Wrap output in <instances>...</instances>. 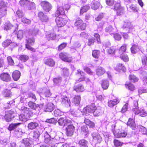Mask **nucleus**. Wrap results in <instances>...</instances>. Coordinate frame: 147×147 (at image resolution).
I'll return each mask as SVG.
<instances>
[{"label":"nucleus","instance_id":"6e6d98bb","mask_svg":"<svg viewBox=\"0 0 147 147\" xmlns=\"http://www.w3.org/2000/svg\"><path fill=\"white\" fill-rule=\"evenodd\" d=\"M23 30H19L16 33L17 38L20 39H21L23 37Z\"/></svg>","mask_w":147,"mask_h":147},{"label":"nucleus","instance_id":"052dcab7","mask_svg":"<svg viewBox=\"0 0 147 147\" xmlns=\"http://www.w3.org/2000/svg\"><path fill=\"white\" fill-rule=\"evenodd\" d=\"M125 85L126 88H128L129 89L131 90H133L134 89V86L131 83H126Z\"/></svg>","mask_w":147,"mask_h":147},{"label":"nucleus","instance_id":"f257e3e1","mask_svg":"<svg viewBox=\"0 0 147 147\" xmlns=\"http://www.w3.org/2000/svg\"><path fill=\"white\" fill-rule=\"evenodd\" d=\"M96 108V106L94 104H92L91 105L87 106L85 107L82 110V111H80V110H78L76 115L77 117H81L84 115H86L87 113H93V111L94 108Z\"/></svg>","mask_w":147,"mask_h":147},{"label":"nucleus","instance_id":"423d86ee","mask_svg":"<svg viewBox=\"0 0 147 147\" xmlns=\"http://www.w3.org/2000/svg\"><path fill=\"white\" fill-rule=\"evenodd\" d=\"M44 142L45 143L48 144H50L53 143L54 137L52 136L51 133H49L47 131H46L44 133Z\"/></svg>","mask_w":147,"mask_h":147},{"label":"nucleus","instance_id":"ddd939ff","mask_svg":"<svg viewBox=\"0 0 147 147\" xmlns=\"http://www.w3.org/2000/svg\"><path fill=\"white\" fill-rule=\"evenodd\" d=\"M40 95V96H45L46 97H49L51 96V93L48 87H44L42 88Z\"/></svg>","mask_w":147,"mask_h":147},{"label":"nucleus","instance_id":"b1692460","mask_svg":"<svg viewBox=\"0 0 147 147\" xmlns=\"http://www.w3.org/2000/svg\"><path fill=\"white\" fill-rule=\"evenodd\" d=\"M93 109V113L94 116H98L102 112V109L99 107H97L96 106V108Z\"/></svg>","mask_w":147,"mask_h":147},{"label":"nucleus","instance_id":"6ab92c4d","mask_svg":"<svg viewBox=\"0 0 147 147\" xmlns=\"http://www.w3.org/2000/svg\"><path fill=\"white\" fill-rule=\"evenodd\" d=\"M69 121L65 118L62 117L59 119L58 122L59 125L64 126L67 125L69 123Z\"/></svg>","mask_w":147,"mask_h":147},{"label":"nucleus","instance_id":"aec40b11","mask_svg":"<svg viewBox=\"0 0 147 147\" xmlns=\"http://www.w3.org/2000/svg\"><path fill=\"white\" fill-rule=\"evenodd\" d=\"M135 114H139L142 117H144L147 116V111H145L144 109L137 110L136 109H134Z\"/></svg>","mask_w":147,"mask_h":147},{"label":"nucleus","instance_id":"412c9836","mask_svg":"<svg viewBox=\"0 0 147 147\" xmlns=\"http://www.w3.org/2000/svg\"><path fill=\"white\" fill-rule=\"evenodd\" d=\"M62 104L66 107L70 106V102L69 99L67 97L63 96L62 98Z\"/></svg>","mask_w":147,"mask_h":147},{"label":"nucleus","instance_id":"e433bc0d","mask_svg":"<svg viewBox=\"0 0 147 147\" xmlns=\"http://www.w3.org/2000/svg\"><path fill=\"white\" fill-rule=\"evenodd\" d=\"M88 144V141L84 139L80 140L78 142V144L80 147H87Z\"/></svg>","mask_w":147,"mask_h":147},{"label":"nucleus","instance_id":"0e129e2a","mask_svg":"<svg viewBox=\"0 0 147 147\" xmlns=\"http://www.w3.org/2000/svg\"><path fill=\"white\" fill-rule=\"evenodd\" d=\"M81 130L82 132L86 134H87L88 131V128L86 125H84L82 126L81 128Z\"/></svg>","mask_w":147,"mask_h":147},{"label":"nucleus","instance_id":"473e14b6","mask_svg":"<svg viewBox=\"0 0 147 147\" xmlns=\"http://www.w3.org/2000/svg\"><path fill=\"white\" fill-rule=\"evenodd\" d=\"M116 70L118 71H120L122 70L123 72L125 71L126 69L124 65L121 63L118 64L115 67Z\"/></svg>","mask_w":147,"mask_h":147},{"label":"nucleus","instance_id":"864d4df0","mask_svg":"<svg viewBox=\"0 0 147 147\" xmlns=\"http://www.w3.org/2000/svg\"><path fill=\"white\" fill-rule=\"evenodd\" d=\"M89 8L90 7L88 5L82 7L80 11V14H82L86 12Z\"/></svg>","mask_w":147,"mask_h":147},{"label":"nucleus","instance_id":"a211bd4d","mask_svg":"<svg viewBox=\"0 0 147 147\" xmlns=\"http://www.w3.org/2000/svg\"><path fill=\"white\" fill-rule=\"evenodd\" d=\"M106 70L103 67L98 66L96 69V74L98 76H100L103 75L105 72Z\"/></svg>","mask_w":147,"mask_h":147},{"label":"nucleus","instance_id":"49530a36","mask_svg":"<svg viewBox=\"0 0 147 147\" xmlns=\"http://www.w3.org/2000/svg\"><path fill=\"white\" fill-rule=\"evenodd\" d=\"M28 96L29 98H31L32 100L35 102L37 100L36 96L32 92H29L28 94Z\"/></svg>","mask_w":147,"mask_h":147},{"label":"nucleus","instance_id":"a878e982","mask_svg":"<svg viewBox=\"0 0 147 147\" xmlns=\"http://www.w3.org/2000/svg\"><path fill=\"white\" fill-rule=\"evenodd\" d=\"M61 15L65 14L64 8L61 7H59L57 8V10L55 12V16H58L59 15Z\"/></svg>","mask_w":147,"mask_h":147},{"label":"nucleus","instance_id":"09e8293b","mask_svg":"<svg viewBox=\"0 0 147 147\" xmlns=\"http://www.w3.org/2000/svg\"><path fill=\"white\" fill-rule=\"evenodd\" d=\"M11 43V41L10 39H7L3 42L2 45L3 47H6Z\"/></svg>","mask_w":147,"mask_h":147},{"label":"nucleus","instance_id":"3c124183","mask_svg":"<svg viewBox=\"0 0 147 147\" xmlns=\"http://www.w3.org/2000/svg\"><path fill=\"white\" fill-rule=\"evenodd\" d=\"M3 94L5 97H10L11 96V93L9 90L6 89L4 91Z\"/></svg>","mask_w":147,"mask_h":147},{"label":"nucleus","instance_id":"680f3d73","mask_svg":"<svg viewBox=\"0 0 147 147\" xmlns=\"http://www.w3.org/2000/svg\"><path fill=\"white\" fill-rule=\"evenodd\" d=\"M16 14L19 18H22L24 16V14L20 10L17 11L16 12Z\"/></svg>","mask_w":147,"mask_h":147},{"label":"nucleus","instance_id":"c03bdc74","mask_svg":"<svg viewBox=\"0 0 147 147\" xmlns=\"http://www.w3.org/2000/svg\"><path fill=\"white\" fill-rule=\"evenodd\" d=\"M26 42L27 43L26 44H28L29 45H32L34 42V39L32 37H30L28 38L26 40Z\"/></svg>","mask_w":147,"mask_h":147},{"label":"nucleus","instance_id":"f704fd0d","mask_svg":"<svg viewBox=\"0 0 147 147\" xmlns=\"http://www.w3.org/2000/svg\"><path fill=\"white\" fill-rule=\"evenodd\" d=\"M22 123H11L10 124L8 128V129L10 131L14 130L16 127L19 126Z\"/></svg>","mask_w":147,"mask_h":147},{"label":"nucleus","instance_id":"5fc2aeb1","mask_svg":"<svg viewBox=\"0 0 147 147\" xmlns=\"http://www.w3.org/2000/svg\"><path fill=\"white\" fill-rule=\"evenodd\" d=\"M131 50L132 53H135L139 50L138 47L136 45H134L131 48Z\"/></svg>","mask_w":147,"mask_h":147},{"label":"nucleus","instance_id":"ea45409f","mask_svg":"<svg viewBox=\"0 0 147 147\" xmlns=\"http://www.w3.org/2000/svg\"><path fill=\"white\" fill-rule=\"evenodd\" d=\"M129 9V11H132L135 12H138V11L139 8L134 5H131L130 6Z\"/></svg>","mask_w":147,"mask_h":147},{"label":"nucleus","instance_id":"0eeeda50","mask_svg":"<svg viewBox=\"0 0 147 147\" xmlns=\"http://www.w3.org/2000/svg\"><path fill=\"white\" fill-rule=\"evenodd\" d=\"M40 106L42 107L44 111L46 112H51L53 110L54 108V105L51 102L46 103L45 105H44V103H41L40 105Z\"/></svg>","mask_w":147,"mask_h":147},{"label":"nucleus","instance_id":"de8ad7c7","mask_svg":"<svg viewBox=\"0 0 147 147\" xmlns=\"http://www.w3.org/2000/svg\"><path fill=\"white\" fill-rule=\"evenodd\" d=\"M100 53V52L99 51L95 50L92 52V55L95 58H98L99 57Z\"/></svg>","mask_w":147,"mask_h":147},{"label":"nucleus","instance_id":"4468645a","mask_svg":"<svg viewBox=\"0 0 147 147\" xmlns=\"http://www.w3.org/2000/svg\"><path fill=\"white\" fill-rule=\"evenodd\" d=\"M40 5L44 10L47 12H49L52 8L51 5L46 1L41 2L40 3Z\"/></svg>","mask_w":147,"mask_h":147},{"label":"nucleus","instance_id":"5701e85b","mask_svg":"<svg viewBox=\"0 0 147 147\" xmlns=\"http://www.w3.org/2000/svg\"><path fill=\"white\" fill-rule=\"evenodd\" d=\"M56 35L53 31L47 32L46 34V38L49 40H54L55 38Z\"/></svg>","mask_w":147,"mask_h":147},{"label":"nucleus","instance_id":"58836bf2","mask_svg":"<svg viewBox=\"0 0 147 147\" xmlns=\"http://www.w3.org/2000/svg\"><path fill=\"white\" fill-rule=\"evenodd\" d=\"M41 133V131L40 130H36L34 132L33 137L34 139H39V137Z\"/></svg>","mask_w":147,"mask_h":147},{"label":"nucleus","instance_id":"9b49d317","mask_svg":"<svg viewBox=\"0 0 147 147\" xmlns=\"http://www.w3.org/2000/svg\"><path fill=\"white\" fill-rule=\"evenodd\" d=\"M59 58L63 61L68 62H71L72 60L71 57H69L68 54L65 53H61L59 54Z\"/></svg>","mask_w":147,"mask_h":147},{"label":"nucleus","instance_id":"f03ea898","mask_svg":"<svg viewBox=\"0 0 147 147\" xmlns=\"http://www.w3.org/2000/svg\"><path fill=\"white\" fill-rule=\"evenodd\" d=\"M22 110V112L24 113L20 114L19 116V120L22 122L26 121L29 117L30 109L24 107H22L20 108Z\"/></svg>","mask_w":147,"mask_h":147},{"label":"nucleus","instance_id":"8fccbe9b","mask_svg":"<svg viewBox=\"0 0 147 147\" xmlns=\"http://www.w3.org/2000/svg\"><path fill=\"white\" fill-rule=\"evenodd\" d=\"M129 79L131 82H135L138 81V79L134 75H130L129 76Z\"/></svg>","mask_w":147,"mask_h":147},{"label":"nucleus","instance_id":"c85d7f7f","mask_svg":"<svg viewBox=\"0 0 147 147\" xmlns=\"http://www.w3.org/2000/svg\"><path fill=\"white\" fill-rule=\"evenodd\" d=\"M127 125L132 129L134 130L136 128V125L134 120L131 118H129L127 123Z\"/></svg>","mask_w":147,"mask_h":147},{"label":"nucleus","instance_id":"a19ab883","mask_svg":"<svg viewBox=\"0 0 147 147\" xmlns=\"http://www.w3.org/2000/svg\"><path fill=\"white\" fill-rule=\"evenodd\" d=\"M28 105L29 106L31 109L35 110L38 107V105H36L35 103L31 101L29 102Z\"/></svg>","mask_w":147,"mask_h":147},{"label":"nucleus","instance_id":"c9c22d12","mask_svg":"<svg viewBox=\"0 0 147 147\" xmlns=\"http://www.w3.org/2000/svg\"><path fill=\"white\" fill-rule=\"evenodd\" d=\"M84 123L87 125H88L90 128H94L95 127V124L92 122L90 121L89 119H85Z\"/></svg>","mask_w":147,"mask_h":147},{"label":"nucleus","instance_id":"69168bd1","mask_svg":"<svg viewBox=\"0 0 147 147\" xmlns=\"http://www.w3.org/2000/svg\"><path fill=\"white\" fill-rule=\"evenodd\" d=\"M115 51V49L114 47H111L109 49H108L107 51V53L109 54H113L114 53Z\"/></svg>","mask_w":147,"mask_h":147},{"label":"nucleus","instance_id":"393cba45","mask_svg":"<svg viewBox=\"0 0 147 147\" xmlns=\"http://www.w3.org/2000/svg\"><path fill=\"white\" fill-rule=\"evenodd\" d=\"M20 72L17 70L14 71L12 74V77L15 81L18 80L20 78Z\"/></svg>","mask_w":147,"mask_h":147},{"label":"nucleus","instance_id":"dca6fc26","mask_svg":"<svg viewBox=\"0 0 147 147\" xmlns=\"http://www.w3.org/2000/svg\"><path fill=\"white\" fill-rule=\"evenodd\" d=\"M114 9L116 11L117 14L118 15H121L123 11V8L120 6V5L119 3H117L114 6Z\"/></svg>","mask_w":147,"mask_h":147},{"label":"nucleus","instance_id":"9d476101","mask_svg":"<svg viewBox=\"0 0 147 147\" xmlns=\"http://www.w3.org/2000/svg\"><path fill=\"white\" fill-rule=\"evenodd\" d=\"M75 130V127L72 124H68L66 127V133L67 136H72Z\"/></svg>","mask_w":147,"mask_h":147},{"label":"nucleus","instance_id":"a18cd8bd","mask_svg":"<svg viewBox=\"0 0 147 147\" xmlns=\"http://www.w3.org/2000/svg\"><path fill=\"white\" fill-rule=\"evenodd\" d=\"M131 27V26L130 23L128 22H125L123 26V28H125L128 31H129Z\"/></svg>","mask_w":147,"mask_h":147},{"label":"nucleus","instance_id":"cd10ccee","mask_svg":"<svg viewBox=\"0 0 147 147\" xmlns=\"http://www.w3.org/2000/svg\"><path fill=\"white\" fill-rule=\"evenodd\" d=\"M101 84L102 88L104 90L107 89L109 85V82L107 80H102Z\"/></svg>","mask_w":147,"mask_h":147},{"label":"nucleus","instance_id":"f8f14e48","mask_svg":"<svg viewBox=\"0 0 147 147\" xmlns=\"http://www.w3.org/2000/svg\"><path fill=\"white\" fill-rule=\"evenodd\" d=\"M15 112L13 111L10 110L5 114L4 118L5 121L7 122H10L15 117Z\"/></svg>","mask_w":147,"mask_h":147},{"label":"nucleus","instance_id":"bf43d9fd","mask_svg":"<svg viewBox=\"0 0 147 147\" xmlns=\"http://www.w3.org/2000/svg\"><path fill=\"white\" fill-rule=\"evenodd\" d=\"M142 74L143 76H144H144H143L142 79V81H143L144 84H146L147 83V74L145 71L143 72L142 73Z\"/></svg>","mask_w":147,"mask_h":147},{"label":"nucleus","instance_id":"79ce46f5","mask_svg":"<svg viewBox=\"0 0 147 147\" xmlns=\"http://www.w3.org/2000/svg\"><path fill=\"white\" fill-rule=\"evenodd\" d=\"M61 77H58L54 78L53 82L54 84L57 86L59 85L61 82Z\"/></svg>","mask_w":147,"mask_h":147},{"label":"nucleus","instance_id":"f3484780","mask_svg":"<svg viewBox=\"0 0 147 147\" xmlns=\"http://www.w3.org/2000/svg\"><path fill=\"white\" fill-rule=\"evenodd\" d=\"M38 16L40 20L43 22H47L49 20L48 17L44 14L42 12H40L38 14Z\"/></svg>","mask_w":147,"mask_h":147},{"label":"nucleus","instance_id":"e2e57ef3","mask_svg":"<svg viewBox=\"0 0 147 147\" xmlns=\"http://www.w3.org/2000/svg\"><path fill=\"white\" fill-rule=\"evenodd\" d=\"M114 29L111 26H109L108 27L106 28L105 29V31L110 33V34L112 35L113 33H111L112 32H113Z\"/></svg>","mask_w":147,"mask_h":147},{"label":"nucleus","instance_id":"20e7f679","mask_svg":"<svg viewBox=\"0 0 147 147\" xmlns=\"http://www.w3.org/2000/svg\"><path fill=\"white\" fill-rule=\"evenodd\" d=\"M92 138V144H95L100 143L102 139L100 135L97 133L93 132L91 135Z\"/></svg>","mask_w":147,"mask_h":147},{"label":"nucleus","instance_id":"bb28decb","mask_svg":"<svg viewBox=\"0 0 147 147\" xmlns=\"http://www.w3.org/2000/svg\"><path fill=\"white\" fill-rule=\"evenodd\" d=\"M38 123L36 122H32L29 123L28 125V127L29 129L32 130L38 127Z\"/></svg>","mask_w":147,"mask_h":147},{"label":"nucleus","instance_id":"603ef678","mask_svg":"<svg viewBox=\"0 0 147 147\" xmlns=\"http://www.w3.org/2000/svg\"><path fill=\"white\" fill-rule=\"evenodd\" d=\"M63 113L59 109L55 110L54 111V115L55 116H60L63 114Z\"/></svg>","mask_w":147,"mask_h":147},{"label":"nucleus","instance_id":"774afa93","mask_svg":"<svg viewBox=\"0 0 147 147\" xmlns=\"http://www.w3.org/2000/svg\"><path fill=\"white\" fill-rule=\"evenodd\" d=\"M114 143L115 146L116 147L121 146L123 144V143L120 141L116 140H114Z\"/></svg>","mask_w":147,"mask_h":147},{"label":"nucleus","instance_id":"4be33fe9","mask_svg":"<svg viewBox=\"0 0 147 147\" xmlns=\"http://www.w3.org/2000/svg\"><path fill=\"white\" fill-rule=\"evenodd\" d=\"M119 102L120 100L119 99L116 98L112 100H109L108 102V105L109 107H112L114 105L119 103Z\"/></svg>","mask_w":147,"mask_h":147},{"label":"nucleus","instance_id":"2f4dec72","mask_svg":"<svg viewBox=\"0 0 147 147\" xmlns=\"http://www.w3.org/2000/svg\"><path fill=\"white\" fill-rule=\"evenodd\" d=\"M74 90L77 92H82L84 90V86L81 84L74 86Z\"/></svg>","mask_w":147,"mask_h":147},{"label":"nucleus","instance_id":"1a4fd4ad","mask_svg":"<svg viewBox=\"0 0 147 147\" xmlns=\"http://www.w3.org/2000/svg\"><path fill=\"white\" fill-rule=\"evenodd\" d=\"M112 132L114 136L117 138H124L127 134V132L125 131H122L120 132L119 130L115 131L113 129Z\"/></svg>","mask_w":147,"mask_h":147},{"label":"nucleus","instance_id":"2eb2a0df","mask_svg":"<svg viewBox=\"0 0 147 147\" xmlns=\"http://www.w3.org/2000/svg\"><path fill=\"white\" fill-rule=\"evenodd\" d=\"M0 77L2 81L5 82H9L11 80V76L7 73L3 72L1 73Z\"/></svg>","mask_w":147,"mask_h":147},{"label":"nucleus","instance_id":"7ed1b4c3","mask_svg":"<svg viewBox=\"0 0 147 147\" xmlns=\"http://www.w3.org/2000/svg\"><path fill=\"white\" fill-rule=\"evenodd\" d=\"M20 3L22 6L28 10L33 9L35 8V5L34 2L27 0H21Z\"/></svg>","mask_w":147,"mask_h":147},{"label":"nucleus","instance_id":"4c0bfd02","mask_svg":"<svg viewBox=\"0 0 147 147\" xmlns=\"http://www.w3.org/2000/svg\"><path fill=\"white\" fill-rule=\"evenodd\" d=\"M100 3L97 1H94L92 4L91 7L94 10L97 9L100 7Z\"/></svg>","mask_w":147,"mask_h":147},{"label":"nucleus","instance_id":"7c9ffc66","mask_svg":"<svg viewBox=\"0 0 147 147\" xmlns=\"http://www.w3.org/2000/svg\"><path fill=\"white\" fill-rule=\"evenodd\" d=\"M44 63L46 65L50 66L53 67L55 65V62L52 59H46Z\"/></svg>","mask_w":147,"mask_h":147},{"label":"nucleus","instance_id":"13d9d810","mask_svg":"<svg viewBox=\"0 0 147 147\" xmlns=\"http://www.w3.org/2000/svg\"><path fill=\"white\" fill-rule=\"evenodd\" d=\"M94 42V38L93 37H90L88 40V45L90 46L92 45Z\"/></svg>","mask_w":147,"mask_h":147},{"label":"nucleus","instance_id":"72a5a7b5","mask_svg":"<svg viewBox=\"0 0 147 147\" xmlns=\"http://www.w3.org/2000/svg\"><path fill=\"white\" fill-rule=\"evenodd\" d=\"M81 100V97L80 96H76L72 100V102L76 106L78 105Z\"/></svg>","mask_w":147,"mask_h":147},{"label":"nucleus","instance_id":"37998d69","mask_svg":"<svg viewBox=\"0 0 147 147\" xmlns=\"http://www.w3.org/2000/svg\"><path fill=\"white\" fill-rule=\"evenodd\" d=\"M13 27V26L9 22H7L4 24V29L7 30L11 29Z\"/></svg>","mask_w":147,"mask_h":147},{"label":"nucleus","instance_id":"6e6552de","mask_svg":"<svg viewBox=\"0 0 147 147\" xmlns=\"http://www.w3.org/2000/svg\"><path fill=\"white\" fill-rule=\"evenodd\" d=\"M55 21L57 25L59 27L64 26L67 22L66 19L60 17H57L56 18Z\"/></svg>","mask_w":147,"mask_h":147},{"label":"nucleus","instance_id":"4d7b16f0","mask_svg":"<svg viewBox=\"0 0 147 147\" xmlns=\"http://www.w3.org/2000/svg\"><path fill=\"white\" fill-rule=\"evenodd\" d=\"M29 59V57L27 55H22L19 57L20 59L24 62H25L27 61Z\"/></svg>","mask_w":147,"mask_h":147},{"label":"nucleus","instance_id":"39448f33","mask_svg":"<svg viewBox=\"0 0 147 147\" xmlns=\"http://www.w3.org/2000/svg\"><path fill=\"white\" fill-rule=\"evenodd\" d=\"M7 3L3 1L0 2V18L5 16L6 14Z\"/></svg>","mask_w":147,"mask_h":147},{"label":"nucleus","instance_id":"338daca9","mask_svg":"<svg viewBox=\"0 0 147 147\" xmlns=\"http://www.w3.org/2000/svg\"><path fill=\"white\" fill-rule=\"evenodd\" d=\"M128 105V104L127 103L124 105L121 110V112L123 113L126 112L127 110Z\"/></svg>","mask_w":147,"mask_h":147},{"label":"nucleus","instance_id":"c756f323","mask_svg":"<svg viewBox=\"0 0 147 147\" xmlns=\"http://www.w3.org/2000/svg\"><path fill=\"white\" fill-rule=\"evenodd\" d=\"M76 75L79 76H80V77L78 80H77L76 81L77 82H80L84 80V73L80 69L77 70V73L76 74Z\"/></svg>","mask_w":147,"mask_h":147}]
</instances>
